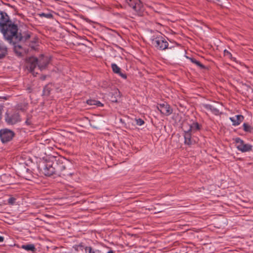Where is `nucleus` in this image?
I'll list each match as a JSON object with an SVG mask.
<instances>
[{
	"mask_svg": "<svg viewBox=\"0 0 253 253\" xmlns=\"http://www.w3.org/2000/svg\"><path fill=\"white\" fill-rule=\"evenodd\" d=\"M39 168L47 176L56 175L68 179L74 174L72 164L63 157H52Z\"/></svg>",
	"mask_w": 253,
	"mask_h": 253,
	"instance_id": "f257e3e1",
	"label": "nucleus"
},
{
	"mask_svg": "<svg viewBox=\"0 0 253 253\" xmlns=\"http://www.w3.org/2000/svg\"><path fill=\"white\" fill-rule=\"evenodd\" d=\"M4 38L10 43L15 44L19 42L21 37H18V27L17 25L11 22L4 24L0 28Z\"/></svg>",
	"mask_w": 253,
	"mask_h": 253,
	"instance_id": "f03ea898",
	"label": "nucleus"
},
{
	"mask_svg": "<svg viewBox=\"0 0 253 253\" xmlns=\"http://www.w3.org/2000/svg\"><path fill=\"white\" fill-rule=\"evenodd\" d=\"M151 42L152 45L158 50H163L168 48L169 43L161 33L153 36Z\"/></svg>",
	"mask_w": 253,
	"mask_h": 253,
	"instance_id": "7ed1b4c3",
	"label": "nucleus"
},
{
	"mask_svg": "<svg viewBox=\"0 0 253 253\" xmlns=\"http://www.w3.org/2000/svg\"><path fill=\"white\" fill-rule=\"evenodd\" d=\"M128 5L131 7L135 12V14L141 16L143 14V6L140 0H126Z\"/></svg>",
	"mask_w": 253,
	"mask_h": 253,
	"instance_id": "20e7f679",
	"label": "nucleus"
},
{
	"mask_svg": "<svg viewBox=\"0 0 253 253\" xmlns=\"http://www.w3.org/2000/svg\"><path fill=\"white\" fill-rule=\"evenodd\" d=\"M14 135V132L9 129L3 128L0 130V139L3 143L10 141Z\"/></svg>",
	"mask_w": 253,
	"mask_h": 253,
	"instance_id": "39448f33",
	"label": "nucleus"
},
{
	"mask_svg": "<svg viewBox=\"0 0 253 253\" xmlns=\"http://www.w3.org/2000/svg\"><path fill=\"white\" fill-rule=\"evenodd\" d=\"M235 141L237 144V149L242 152H249L252 149V146L251 145L245 144L244 141L239 137L236 138Z\"/></svg>",
	"mask_w": 253,
	"mask_h": 253,
	"instance_id": "423d86ee",
	"label": "nucleus"
},
{
	"mask_svg": "<svg viewBox=\"0 0 253 253\" xmlns=\"http://www.w3.org/2000/svg\"><path fill=\"white\" fill-rule=\"evenodd\" d=\"M5 120L8 125H14L21 121L18 113H14L12 114H6Z\"/></svg>",
	"mask_w": 253,
	"mask_h": 253,
	"instance_id": "0eeeda50",
	"label": "nucleus"
},
{
	"mask_svg": "<svg viewBox=\"0 0 253 253\" xmlns=\"http://www.w3.org/2000/svg\"><path fill=\"white\" fill-rule=\"evenodd\" d=\"M158 109L160 112L166 116H168L172 113V110L167 103H162L158 104L157 106Z\"/></svg>",
	"mask_w": 253,
	"mask_h": 253,
	"instance_id": "6e6552de",
	"label": "nucleus"
},
{
	"mask_svg": "<svg viewBox=\"0 0 253 253\" xmlns=\"http://www.w3.org/2000/svg\"><path fill=\"white\" fill-rule=\"evenodd\" d=\"M39 67V60L37 58L34 57H30L28 60V68L31 72H34V69L37 66Z\"/></svg>",
	"mask_w": 253,
	"mask_h": 253,
	"instance_id": "1a4fd4ad",
	"label": "nucleus"
},
{
	"mask_svg": "<svg viewBox=\"0 0 253 253\" xmlns=\"http://www.w3.org/2000/svg\"><path fill=\"white\" fill-rule=\"evenodd\" d=\"M12 21L9 20V17L5 12L0 11V28L4 24H8Z\"/></svg>",
	"mask_w": 253,
	"mask_h": 253,
	"instance_id": "9d476101",
	"label": "nucleus"
},
{
	"mask_svg": "<svg viewBox=\"0 0 253 253\" xmlns=\"http://www.w3.org/2000/svg\"><path fill=\"white\" fill-rule=\"evenodd\" d=\"M25 125L29 127H32L34 125V117L32 115V111L27 113L25 118Z\"/></svg>",
	"mask_w": 253,
	"mask_h": 253,
	"instance_id": "9b49d317",
	"label": "nucleus"
},
{
	"mask_svg": "<svg viewBox=\"0 0 253 253\" xmlns=\"http://www.w3.org/2000/svg\"><path fill=\"white\" fill-rule=\"evenodd\" d=\"M49 60L47 58H42L39 60V69L40 70L45 69L49 64Z\"/></svg>",
	"mask_w": 253,
	"mask_h": 253,
	"instance_id": "f8f14e48",
	"label": "nucleus"
},
{
	"mask_svg": "<svg viewBox=\"0 0 253 253\" xmlns=\"http://www.w3.org/2000/svg\"><path fill=\"white\" fill-rule=\"evenodd\" d=\"M243 116L241 115H236L235 117H230V120L233 123V125L234 126H238L243 122L244 120Z\"/></svg>",
	"mask_w": 253,
	"mask_h": 253,
	"instance_id": "ddd939ff",
	"label": "nucleus"
},
{
	"mask_svg": "<svg viewBox=\"0 0 253 253\" xmlns=\"http://www.w3.org/2000/svg\"><path fill=\"white\" fill-rule=\"evenodd\" d=\"M111 68L114 73L119 74L123 79H126V75L121 72V69L115 63L111 64Z\"/></svg>",
	"mask_w": 253,
	"mask_h": 253,
	"instance_id": "4468645a",
	"label": "nucleus"
},
{
	"mask_svg": "<svg viewBox=\"0 0 253 253\" xmlns=\"http://www.w3.org/2000/svg\"><path fill=\"white\" fill-rule=\"evenodd\" d=\"M8 48L2 42H0V59L3 58L7 54Z\"/></svg>",
	"mask_w": 253,
	"mask_h": 253,
	"instance_id": "2eb2a0df",
	"label": "nucleus"
},
{
	"mask_svg": "<svg viewBox=\"0 0 253 253\" xmlns=\"http://www.w3.org/2000/svg\"><path fill=\"white\" fill-rule=\"evenodd\" d=\"M203 106L205 109L211 111L212 113L216 115H218L219 113V110L213 105L206 104H204Z\"/></svg>",
	"mask_w": 253,
	"mask_h": 253,
	"instance_id": "dca6fc26",
	"label": "nucleus"
},
{
	"mask_svg": "<svg viewBox=\"0 0 253 253\" xmlns=\"http://www.w3.org/2000/svg\"><path fill=\"white\" fill-rule=\"evenodd\" d=\"M184 143L188 145H191L192 144L191 141V133L187 130H184Z\"/></svg>",
	"mask_w": 253,
	"mask_h": 253,
	"instance_id": "f3484780",
	"label": "nucleus"
},
{
	"mask_svg": "<svg viewBox=\"0 0 253 253\" xmlns=\"http://www.w3.org/2000/svg\"><path fill=\"white\" fill-rule=\"evenodd\" d=\"M201 126L198 123H193L189 126V128L187 130L190 133H194L197 130H200Z\"/></svg>",
	"mask_w": 253,
	"mask_h": 253,
	"instance_id": "a211bd4d",
	"label": "nucleus"
},
{
	"mask_svg": "<svg viewBox=\"0 0 253 253\" xmlns=\"http://www.w3.org/2000/svg\"><path fill=\"white\" fill-rule=\"evenodd\" d=\"M18 37H21V39L19 40L20 41L25 42L31 37V33L29 32H24L23 34L19 33L18 35Z\"/></svg>",
	"mask_w": 253,
	"mask_h": 253,
	"instance_id": "6ab92c4d",
	"label": "nucleus"
},
{
	"mask_svg": "<svg viewBox=\"0 0 253 253\" xmlns=\"http://www.w3.org/2000/svg\"><path fill=\"white\" fill-rule=\"evenodd\" d=\"M21 248L27 251H31L32 252H35L36 251V249L34 244L23 245L21 246Z\"/></svg>",
	"mask_w": 253,
	"mask_h": 253,
	"instance_id": "aec40b11",
	"label": "nucleus"
},
{
	"mask_svg": "<svg viewBox=\"0 0 253 253\" xmlns=\"http://www.w3.org/2000/svg\"><path fill=\"white\" fill-rule=\"evenodd\" d=\"M14 45V51L15 53V54L19 57H21L22 56V53H23V48L22 46L20 45H16V43Z\"/></svg>",
	"mask_w": 253,
	"mask_h": 253,
	"instance_id": "412c9836",
	"label": "nucleus"
},
{
	"mask_svg": "<svg viewBox=\"0 0 253 253\" xmlns=\"http://www.w3.org/2000/svg\"><path fill=\"white\" fill-rule=\"evenodd\" d=\"M86 103L90 106L96 105L97 106H102L103 104L99 101L95 100L94 99H88L86 100Z\"/></svg>",
	"mask_w": 253,
	"mask_h": 253,
	"instance_id": "4be33fe9",
	"label": "nucleus"
},
{
	"mask_svg": "<svg viewBox=\"0 0 253 253\" xmlns=\"http://www.w3.org/2000/svg\"><path fill=\"white\" fill-rule=\"evenodd\" d=\"M52 84H48L45 85L43 90V95L48 96L49 95L50 91L52 89Z\"/></svg>",
	"mask_w": 253,
	"mask_h": 253,
	"instance_id": "5701e85b",
	"label": "nucleus"
},
{
	"mask_svg": "<svg viewBox=\"0 0 253 253\" xmlns=\"http://www.w3.org/2000/svg\"><path fill=\"white\" fill-rule=\"evenodd\" d=\"M28 103H20L18 104L17 105V108L18 109L24 112L26 111L27 109V106H28Z\"/></svg>",
	"mask_w": 253,
	"mask_h": 253,
	"instance_id": "b1692460",
	"label": "nucleus"
},
{
	"mask_svg": "<svg viewBox=\"0 0 253 253\" xmlns=\"http://www.w3.org/2000/svg\"><path fill=\"white\" fill-rule=\"evenodd\" d=\"M190 59L193 63L195 64L198 66H199L200 68H201V69L205 68V66L204 65H203L202 63H201L200 62L197 60L196 59H195L194 58H190Z\"/></svg>",
	"mask_w": 253,
	"mask_h": 253,
	"instance_id": "393cba45",
	"label": "nucleus"
},
{
	"mask_svg": "<svg viewBox=\"0 0 253 253\" xmlns=\"http://www.w3.org/2000/svg\"><path fill=\"white\" fill-rule=\"evenodd\" d=\"M224 56L227 57V58L230 59L231 60L235 61L236 58L233 57L231 54V53L228 51L227 49H225L224 50Z\"/></svg>",
	"mask_w": 253,
	"mask_h": 253,
	"instance_id": "a878e982",
	"label": "nucleus"
},
{
	"mask_svg": "<svg viewBox=\"0 0 253 253\" xmlns=\"http://www.w3.org/2000/svg\"><path fill=\"white\" fill-rule=\"evenodd\" d=\"M243 129L246 132H251L253 130V128L249 125L244 123L243 125Z\"/></svg>",
	"mask_w": 253,
	"mask_h": 253,
	"instance_id": "bb28decb",
	"label": "nucleus"
},
{
	"mask_svg": "<svg viewBox=\"0 0 253 253\" xmlns=\"http://www.w3.org/2000/svg\"><path fill=\"white\" fill-rule=\"evenodd\" d=\"M84 250L85 253H97V252H99L98 250H93L91 247H85Z\"/></svg>",
	"mask_w": 253,
	"mask_h": 253,
	"instance_id": "cd10ccee",
	"label": "nucleus"
},
{
	"mask_svg": "<svg viewBox=\"0 0 253 253\" xmlns=\"http://www.w3.org/2000/svg\"><path fill=\"white\" fill-rule=\"evenodd\" d=\"M39 15L41 17H44L47 18H51L53 17L52 14L51 13H40Z\"/></svg>",
	"mask_w": 253,
	"mask_h": 253,
	"instance_id": "c85d7f7f",
	"label": "nucleus"
},
{
	"mask_svg": "<svg viewBox=\"0 0 253 253\" xmlns=\"http://www.w3.org/2000/svg\"><path fill=\"white\" fill-rule=\"evenodd\" d=\"M16 201V199L13 197H10L8 200V203L10 205H13Z\"/></svg>",
	"mask_w": 253,
	"mask_h": 253,
	"instance_id": "c756f323",
	"label": "nucleus"
},
{
	"mask_svg": "<svg viewBox=\"0 0 253 253\" xmlns=\"http://www.w3.org/2000/svg\"><path fill=\"white\" fill-rule=\"evenodd\" d=\"M135 121L136 122V124L138 126H141L144 123V121L141 119H136Z\"/></svg>",
	"mask_w": 253,
	"mask_h": 253,
	"instance_id": "7c9ffc66",
	"label": "nucleus"
},
{
	"mask_svg": "<svg viewBox=\"0 0 253 253\" xmlns=\"http://www.w3.org/2000/svg\"><path fill=\"white\" fill-rule=\"evenodd\" d=\"M109 85H110V84L107 82H104L103 83V84H102V86L104 87V88H107Z\"/></svg>",
	"mask_w": 253,
	"mask_h": 253,
	"instance_id": "2f4dec72",
	"label": "nucleus"
},
{
	"mask_svg": "<svg viewBox=\"0 0 253 253\" xmlns=\"http://www.w3.org/2000/svg\"><path fill=\"white\" fill-rule=\"evenodd\" d=\"M4 240V238L2 236H0V242H3Z\"/></svg>",
	"mask_w": 253,
	"mask_h": 253,
	"instance_id": "473e14b6",
	"label": "nucleus"
},
{
	"mask_svg": "<svg viewBox=\"0 0 253 253\" xmlns=\"http://www.w3.org/2000/svg\"><path fill=\"white\" fill-rule=\"evenodd\" d=\"M107 253H115V252L112 250H110Z\"/></svg>",
	"mask_w": 253,
	"mask_h": 253,
	"instance_id": "72a5a7b5",
	"label": "nucleus"
},
{
	"mask_svg": "<svg viewBox=\"0 0 253 253\" xmlns=\"http://www.w3.org/2000/svg\"><path fill=\"white\" fill-rule=\"evenodd\" d=\"M78 247L81 248V247H83V246L81 244V245H79Z\"/></svg>",
	"mask_w": 253,
	"mask_h": 253,
	"instance_id": "f704fd0d",
	"label": "nucleus"
},
{
	"mask_svg": "<svg viewBox=\"0 0 253 253\" xmlns=\"http://www.w3.org/2000/svg\"><path fill=\"white\" fill-rule=\"evenodd\" d=\"M112 101H113V102L117 101V100H112Z\"/></svg>",
	"mask_w": 253,
	"mask_h": 253,
	"instance_id": "c9c22d12",
	"label": "nucleus"
},
{
	"mask_svg": "<svg viewBox=\"0 0 253 253\" xmlns=\"http://www.w3.org/2000/svg\"><path fill=\"white\" fill-rule=\"evenodd\" d=\"M215 0L217 1H219V0Z\"/></svg>",
	"mask_w": 253,
	"mask_h": 253,
	"instance_id": "e433bc0d",
	"label": "nucleus"
}]
</instances>
